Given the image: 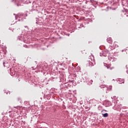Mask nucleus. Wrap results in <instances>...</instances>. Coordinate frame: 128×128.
Masks as SVG:
<instances>
[{
    "mask_svg": "<svg viewBox=\"0 0 128 128\" xmlns=\"http://www.w3.org/2000/svg\"><path fill=\"white\" fill-rule=\"evenodd\" d=\"M107 42L109 44H112V40L111 38H107Z\"/></svg>",
    "mask_w": 128,
    "mask_h": 128,
    "instance_id": "obj_1",
    "label": "nucleus"
},
{
    "mask_svg": "<svg viewBox=\"0 0 128 128\" xmlns=\"http://www.w3.org/2000/svg\"><path fill=\"white\" fill-rule=\"evenodd\" d=\"M3 64H4V66H6V62H3Z\"/></svg>",
    "mask_w": 128,
    "mask_h": 128,
    "instance_id": "obj_5",
    "label": "nucleus"
},
{
    "mask_svg": "<svg viewBox=\"0 0 128 128\" xmlns=\"http://www.w3.org/2000/svg\"><path fill=\"white\" fill-rule=\"evenodd\" d=\"M102 116L104 118H108V114L106 113L104 114H102Z\"/></svg>",
    "mask_w": 128,
    "mask_h": 128,
    "instance_id": "obj_4",
    "label": "nucleus"
},
{
    "mask_svg": "<svg viewBox=\"0 0 128 128\" xmlns=\"http://www.w3.org/2000/svg\"><path fill=\"white\" fill-rule=\"evenodd\" d=\"M124 82H122V84H124Z\"/></svg>",
    "mask_w": 128,
    "mask_h": 128,
    "instance_id": "obj_6",
    "label": "nucleus"
},
{
    "mask_svg": "<svg viewBox=\"0 0 128 128\" xmlns=\"http://www.w3.org/2000/svg\"><path fill=\"white\" fill-rule=\"evenodd\" d=\"M8 112H12V108H10V106H8Z\"/></svg>",
    "mask_w": 128,
    "mask_h": 128,
    "instance_id": "obj_3",
    "label": "nucleus"
},
{
    "mask_svg": "<svg viewBox=\"0 0 128 128\" xmlns=\"http://www.w3.org/2000/svg\"><path fill=\"white\" fill-rule=\"evenodd\" d=\"M108 68V67H107Z\"/></svg>",
    "mask_w": 128,
    "mask_h": 128,
    "instance_id": "obj_7",
    "label": "nucleus"
},
{
    "mask_svg": "<svg viewBox=\"0 0 128 128\" xmlns=\"http://www.w3.org/2000/svg\"><path fill=\"white\" fill-rule=\"evenodd\" d=\"M113 46L115 48H118V42H114Z\"/></svg>",
    "mask_w": 128,
    "mask_h": 128,
    "instance_id": "obj_2",
    "label": "nucleus"
}]
</instances>
